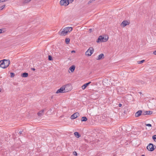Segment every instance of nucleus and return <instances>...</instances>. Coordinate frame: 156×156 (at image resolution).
<instances>
[{
    "label": "nucleus",
    "mask_w": 156,
    "mask_h": 156,
    "mask_svg": "<svg viewBox=\"0 0 156 156\" xmlns=\"http://www.w3.org/2000/svg\"><path fill=\"white\" fill-rule=\"evenodd\" d=\"M153 53L155 55H156V50L154 51Z\"/></svg>",
    "instance_id": "nucleus-36"
},
{
    "label": "nucleus",
    "mask_w": 156,
    "mask_h": 156,
    "mask_svg": "<svg viewBox=\"0 0 156 156\" xmlns=\"http://www.w3.org/2000/svg\"><path fill=\"white\" fill-rule=\"evenodd\" d=\"M10 76L11 77H13L15 76V74L13 73H10Z\"/></svg>",
    "instance_id": "nucleus-27"
},
{
    "label": "nucleus",
    "mask_w": 156,
    "mask_h": 156,
    "mask_svg": "<svg viewBox=\"0 0 156 156\" xmlns=\"http://www.w3.org/2000/svg\"><path fill=\"white\" fill-rule=\"evenodd\" d=\"M31 69L33 71H35V69L34 68H31Z\"/></svg>",
    "instance_id": "nucleus-37"
},
{
    "label": "nucleus",
    "mask_w": 156,
    "mask_h": 156,
    "mask_svg": "<svg viewBox=\"0 0 156 156\" xmlns=\"http://www.w3.org/2000/svg\"><path fill=\"white\" fill-rule=\"evenodd\" d=\"M5 6V5H4L1 6H0V10H2Z\"/></svg>",
    "instance_id": "nucleus-28"
},
{
    "label": "nucleus",
    "mask_w": 156,
    "mask_h": 156,
    "mask_svg": "<svg viewBox=\"0 0 156 156\" xmlns=\"http://www.w3.org/2000/svg\"><path fill=\"white\" fill-rule=\"evenodd\" d=\"M108 39V37L106 38V37L105 38L104 37H102L101 36H99L98 39L97 40V43H99L100 42H104L107 41Z\"/></svg>",
    "instance_id": "nucleus-2"
},
{
    "label": "nucleus",
    "mask_w": 156,
    "mask_h": 156,
    "mask_svg": "<svg viewBox=\"0 0 156 156\" xmlns=\"http://www.w3.org/2000/svg\"><path fill=\"white\" fill-rule=\"evenodd\" d=\"M94 50L92 47H90L86 52L85 55L88 56H90L93 53Z\"/></svg>",
    "instance_id": "nucleus-4"
},
{
    "label": "nucleus",
    "mask_w": 156,
    "mask_h": 156,
    "mask_svg": "<svg viewBox=\"0 0 156 156\" xmlns=\"http://www.w3.org/2000/svg\"><path fill=\"white\" fill-rule=\"evenodd\" d=\"M65 42L66 44H68L70 42V39L69 38H67L65 39Z\"/></svg>",
    "instance_id": "nucleus-20"
},
{
    "label": "nucleus",
    "mask_w": 156,
    "mask_h": 156,
    "mask_svg": "<svg viewBox=\"0 0 156 156\" xmlns=\"http://www.w3.org/2000/svg\"><path fill=\"white\" fill-rule=\"evenodd\" d=\"M145 125L146 126H149V127H151V125L150 124H145Z\"/></svg>",
    "instance_id": "nucleus-30"
},
{
    "label": "nucleus",
    "mask_w": 156,
    "mask_h": 156,
    "mask_svg": "<svg viewBox=\"0 0 156 156\" xmlns=\"http://www.w3.org/2000/svg\"><path fill=\"white\" fill-rule=\"evenodd\" d=\"M105 58L104 55L103 54L101 53L99 55L98 57L96 58L97 60H100L103 59Z\"/></svg>",
    "instance_id": "nucleus-11"
},
{
    "label": "nucleus",
    "mask_w": 156,
    "mask_h": 156,
    "mask_svg": "<svg viewBox=\"0 0 156 156\" xmlns=\"http://www.w3.org/2000/svg\"><path fill=\"white\" fill-rule=\"evenodd\" d=\"M144 61H145L144 60H142L141 61H138V63L139 64H141V63H143Z\"/></svg>",
    "instance_id": "nucleus-26"
},
{
    "label": "nucleus",
    "mask_w": 156,
    "mask_h": 156,
    "mask_svg": "<svg viewBox=\"0 0 156 156\" xmlns=\"http://www.w3.org/2000/svg\"><path fill=\"white\" fill-rule=\"evenodd\" d=\"M28 74L27 73H24L21 74V76L23 77H27L28 76Z\"/></svg>",
    "instance_id": "nucleus-16"
},
{
    "label": "nucleus",
    "mask_w": 156,
    "mask_h": 156,
    "mask_svg": "<svg viewBox=\"0 0 156 156\" xmlns=\"http://www.w3.org/2000/svg\"><path fill=\"white\" fill-rule=\"evenodd\" d=\"M66 1L68 5L69 3H72L74 1V0H66Z\"/></svg>",
    "instance_id": "nucleus-22"
},
{
    "label": "nucleus",
    "mask_w": 156,
    "mask_h": 156,
    "mask_svg": "<svg viewBox=\"0 0 156 156\" xmlns=\"http://www.w3.org/2000/svg\"><path fill=\"white\" fill-rule=\"evenodd\" d=\"M152 113V112L150 111H146L144 112L143 115H150Z\"/></svg>",
    "instance_id": "nucleus-14"
},
{
    "label": "nucleus",
    "mask_w": 156,
    "mask_h": 156,
    "mask_svg": "<svg viewBox=\"0 0 156 156\" xmlns=\"http://www.w3.org/2000/svg\"><path fill=\"white\" fill-rule=\"evenodd\" d=\"M129 24V23L128 22V21L127 20H124L121 23V25L123 27H125L127 25H128Z\"/></svg>",
    "instance_id": "nucleus-10"
},
{
    "label": "nucleus",
    "mask_w": 156,
    "mask_h": 156,
    "mask_svg": "<svg viewBox=\"0 0 156 156\" xmlns=\"http://www.w3.org/2000/svg\"><path fill=\"white\" fill-rule=\"evenodd\" d=\"M79 113L78 112L75 113L71 116L70 118L72 119H73L77 118L78 116H79Z\"/></svg>",
    "instance_id": "nucleus-7"
},
{
    "label": "nucleus",
    "mask_w": 156,
    "mask_h": 156,
    "mask_svg": "<svg viewBox=\"0 0 156 156\" xmlns=\"http://www.w3.org/2000/svg\"><path fill=\"white\" fill-rule=\"evenodd\" d=\"M156 147L151 143L149 144L147 146V149L149 151H152L155 149Z\"/></svg>",
    "instance_id": "nucleus-3"
},
{
    "label": "nucleus",
    "mask_w": 156,
    "mask_h": 156,
    "mask_svg": "<svg viewBox=\"0 0 156 156\" xmlns=\"http://www.w3.org/2000/svg\"><path fill=\"white\" fill-rule=\"evenodd\" d=\"M94 1H95V0H90V1H89L88 2V4H90V3Z\"/></svg>",
    "instance_id": "nucleus-31"
},
{
    "label": "nucleus",
    "mask_w": 156,
    "mask_h": 156,
    "mask_svg": "<svg viewBox=\"0 0 156 156\" xmlns=\"http://www.w3.org/2000/svg\"><path fill=\"white\" fill-rule=\"evenodd\" d=\"M75 68V66L74 65H72L70 67L69 69L71 71V72H73L74 71Z\"/></svg>",
    "instance_id": "nucleus-15"
},
{
    "label": "nucleus",
    "mask_w": 156,
    "mask_h": 156,
    "mask_svg": "<svg viewBox=\"0 0 156 156\" xmlns=\"http://www.w3.org/2000/svg\"><path fill=\"white\" fill-rule=\"evenodd\" d=\"M44 110L43 109L41 111H40L38 112L37 113V115L39 116H41L42 115V114L44 113Z\"/></svg>",
    "instance_id": "nucleus-17"
},
{
    "label": "nucleus",
    "mask_w": 156,
    "mask_h": 156,
    "mask_svg": "<svg viewBox=\"0 0 156 156\" xmlns=\"http://www.w3.org/2000/svg\"><path fill=\"white\" fill-rule=\"evenodd\" d=\"M152 139L154 141L156 142V135H154L153 136Z\"/></svg>",
    "instance_id": "nucleus-23"
},
{
    "label": "nucleus",
    "mask_w": 156,
    "mask_h": 156,
    "mask_svg": "<svg viewBox=\"0 0 156 156\" xmlns=\"http://www.w3.org/2000/svg\"><path fill=\"white\" fill-rule=\"evenodd\" d=\"M142 113V111L140 110L137 112L135 114V116L136 117H138L140 116Z\"/></svg>",
    "instance_id": "nucleus-13"
},
{
    "label": "nucleus",
    "mask_w": 156,
    "mask_h": 156,
    "mask_svg": "<svg viewBox=\"0 0 156 156\" xmlns=\"http://www.w3.org/2000/svg\"><path fill=\"white\" fill-rule=\"evenodd\" d=\"M73 154L75 156H77V152L75 151H74L73 152Z\"/></svg>",
    "instance_id": "nucleus-29"
},
{
    "label": "nucleus",
    "mask_w": 156,
    "mask_h": 156,
    "mask_svg": "<svg viewBox=\"0 0 156 156\" xmlns=\"http://www.w3.org/2000/svg\"><path fill=\"white\" fill-rule=\"evenodd\" d=\"M118 106H119V107H121V106H122V105L121 104L119 103V105H118Z\"/></svg>",
    "instance_id": "nucleus-35"
},
{
    "label": "nucleus",
    "mask_w": 156,
    "mask_h": 156,
    "mask_svg": "<svg viewBox=\"0 0 156 156\" xmlns=\"http://www.w3.org/2000/svg\"><path fill=\"white\" fill-rule=\"evenodd\" d=\"M10 63V61L9 59H4L0 60V67L3 69L6 68L9 66Z\"/></svg>",
    "instance_id": "nucleus-1"
},
{
    "label": "nucleus",
    "mask_w": 156,
    "mask_h": 156,
    "mask_svg": "<svg viewBox=\"0 0 156 156\" xmlns=\"http://www.w3.org/2000/svg\"><path fill=\"white\" fill-rule=\"evenodd\" d=\"M23 131L20 130L19 131V130H18V131H17V133H18V135H21L23 134Z\"/></svg>",
    "instance_id": "nucleus-24"
},
{
    "label": "nucleus",
    "mask_w": 156,
    "mask_h": 156,
    "mask_svg": "<svg viewBox=\"0 0 156 156\" xmlns=\"http://www.w3.org/2000/svg\"><path fill=\"white\" fill-rule=\"evenodd\" d=\"M60 4L61 6L64 5L66 6L68 5L66 0H61L60 2Z\"/></svg>",
    "instance_id": "nucleus-6"
},
{
    "label": "nucleus",
    "mask_w": 156,
    "mask_h": 156,
    "mask_svg": "<svg viewBox=\"0 0 156 156\" xmlns=\"http://www.w3.org/2000/svg\"><path fill=\"white\" fill-rule=\"evenodd\" d=\"M87 120V118L85 116H83L82 117L81 119V121L82 122H86Z\"/></svg>",
    "instance_id": "nucleus-19"
},
{
    "label": "nucleus",
    "mask_w": 156,
    "mask_h": 156,
    "mask_svg": "<svg viewBox=\"0 0 156 156\" xmlns=\"http://www.w3.org/2000/svg\"><path fill=\"white\" fill-rule=\"evenodd\" d=\"M89 30L90 31V32H91L93 31V29H89Z\"/></svg>",
    "instance_id": "nucleus-34"
},
{
    "label": "nucleus",
    "mask_w": 156,
    "mask_h": 156,
    "mask_svg": "<svg viewBox=\"0 0 156 156\" xmlns=\"http://www.w3.org/2000/svg\"><path fill=\"white\" fill-rule=\"evenodd\" d=\"M74 134L76 137L79 138L80 136V135L78 132H75L74 133Z\"/></svg>",
    "instance_id": "nucleus-18"
},
{
    "label": "nucleus",
    "mask_w": 156,
    "mask_h": 156,
    "mask_svg": "<svg viewBox=\"0 0 156 156\" xmlns=\"http://www.w3.org/2000/svg\"><path fill=\"white\" fill-rule=\"evenodd\" d=\"M48 59L49 61H51L53 60L52 57L51 55H49L48 56Z\"/></svg>",
    "instance_id": "nucleus-25"
},
{
    "label": "nucleus",
    "mask_w": 156,
    "mask_h": 156,
    "mask_svg": "<svg viewBox=\"0 0 156 156\" xmlns=\"http://www.w3.org/2000/svg\"><path fill=\"white\" fill-rule=\"evenodd\" d=\"M32 0H24L23 2V4L28 3Z\"/></svg>",
    "instance_id": "nucleus-21"
},
{
    "label": "nucleus",
    "mask_w": 156,
    "mask_h": 156,
    "mask_svg": "<svg viewBox=\"0 0 156 156\" xmlns=\"http://www.w3.org/2000/svg\"><path fill=\"white\" fill-rule=\"evenodd\" d=\"M75 51L74 50H73L71 51L72 53L75 52Z\"/></svg>",
    "instance_id": "nucleus-38"
},
{
    "label": "nucleus",
    "mask_w": 156,
    "mask_h": 156,
    "mask_svg": "<svg viewBox=\"0 0 156 156\" xmlns=\"http://www.w3.org/2000/svg\"><path fill=\"white\" fill-rule=\"evenodd\" d=\"M91 82H89L84 84L82 87V88L83 90H84L86 87L91 83Z\"/></svg>",
    "instance_id": "nucleus-12"
},
{
    "label": "nucleus",
    "mask_w": 156,
    "mask_h": 156,
    "mask_svg": "<svg viewBox=\"0 0 156 156\" xmlns=\"http://www.w3.org/2000/svg\"><path fill=\"white\" fill-rule=\"evenodd\" d=\"M67 91L65 90V87L64 86L61 87L60 89H58L56 92V94L59 93H64L67 92Z\"/></svg>",
    "instance_id": "nucleus-5"
},
{
    "label": "nucleus",
    "mask_w": 156,
    "mask_h": 156,
    "mask_svg": "<svg viewBox=\"0 0 156 156\" xmlns=\"http://www.w3.org/2000/svg\"><path fill=\"white\" fill-rule=\"evenodd\" d=\"M59 34L61 36H65L66 34L65 30L64 28L62 30H61L58 32Z\"/></svg>",
    "instance_id": "nucleus-9"
},
{
    "label": "nucleus",
    "mask_w": 156,
    "mask_h": 156,
    "mask_svg": "<svg viewBox=\"0 0 156 156\" xmlns=\"http://www.w3.org/2000/svg\"><path fill=\"white\" fill-rule=\"evenodd\" d=\"M4 31L3 32H4ZM3 33L2 30V29H0V34L2 33Z\"/></svg>",
    "instance_id": "nucleus-32"
},
{
    "label": "nucleus",
    "mask_w": 156,
    "mask_h": 156,
    "mask_svg": "<svg viewBox=\"0 0 156 156\" xmlns=\"http://www.w3.org/2000/svg\"><path fill=\"white\" fill-rule=\"evenodd\" d=\"M65 30L66 34H67L68 32H70L73 29V28L71 27H65Z\"/></svg>",
    "instance_id": "nucleus-8"
},
{
    "label": "nucleus",
    "mask_w": 156,
    "mask_h": 156,
    "mask_svg": "<svg viewBox=\"0 0 156 156\" xmlns=\"http://www.w3.org/2000/svg\"><path fill=\"white\" fill-rule=\"evenodd\" d=\"M5 2V0H0V3L3 2Z\"/></svg>",
    "instance_id": "nucleus-33"
}]
</instances>
